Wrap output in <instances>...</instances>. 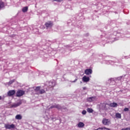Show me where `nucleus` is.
I'll return each mask as SVG.
<instances>
[{"mask_svg": "<svg viewBox=\"0 0 130 130\" xmlns=\"http://www.w3.org/2000/svg\"><path fill=\"white\" fill-rule=\"evenodd\" d=\"M98 98H97L96 96H91L89 97L87 99V101L88 102H96L97 101Z\"/></svg>", "mask_w": 130, "mask_h": 130, "instance_id": "nucleus-1", "label": "nucleus"}, {"mask_svg": "<svg viewBox=\"0 0 130 130\" xmlns=\"http://www.w3.org/2000/svg\"><path fill=\"white\" fill-rule=\"evenodd\" d=\"M5 128H6V129H11V128H15L16 126L14 124H12L11 125H10L9 124H5Z\"/></svg>", "mask_w": 130, "mask_h": 130, "instance_id": "nucleus-2", "label": "nucleus"}, {"mask_svg": "<svg viewBox=\"0 0 130 130\" xmlns=\"http://www.w3.org/2000/svg\"><path fill=\"white\" fill-rule=\"evenodd\" d=\"M24 94H25V91L21 90H18L16 92V97H21Z\"/></svg>", "mask_w": 130, "mask_h": 130, "instance_id": "nucleus-3", "label": "nucleus"}, {"mask_svg": "<svg viewBox=\"0 0 130 130\" xmlns=\"http://www.w3.org/2000/svg\"><path fill=\"white\" fill-rule=\"evenodd\" d=\"M102 123H103V124H105V125H108L110 124L111 122L110 120L106 118H104L102 120Z\"/></svg>", "mask_w": 130, "mask_h": 130, "instance_id": "nucleus-4", "label": "nucleus"}, {"mask_svg": "<svg viewBox=\"0 0 130 130\" xmlns=\"http://www.w3.org/2000/svg\"><path fill=\"white\" fill-rule=\"evenodd\" d=\"M15 94H16V90H10L7 93L8 96H9V97H12V96H14Z\"/></svg>", "mask_w": 130, "mask_h": 130, "instance_id": "nucleus-5", "label": "nucleus"}, {"mask_svg": "<svg viewBox=\"0 0 130 130\" xmlns=\"http://www.w3.org/2000/svg\"><path fill=\"white\" fill-rule=\"evenodd\" d=\"M45 25L46 28H51L53 26V22L52 21H48L46 22Z\"/></svg>", "mask_w": 130, "mask_h": 130, "instance_id": "nucleus-6", "label": "nucleus"}, {"mask_svg": "<svg viewBox=\"0 0 130 130\" xmlns=\"http://www.w3.org/2000/svg\"><path fill=\"white\" fill-rule=\"evenodd\" d=\"M108 105L109 106H110V107H113V108H116V107H117V106H118V104H117V103H111L110 104H108Z\"/></svg>", "mask_w": 130, "mask_h": 130, "instance_id": "nucleus-7", "label": "nucleus"}, {"mask_svg": "<svg viewBox=\"0 0 130 130\" xmlns=\"http://www.w3.org/2000/svg\"><path fill=\"white\" fill-rule=\"evenodd\" d=\"M84 73H85V75L89 76V75H91L92 74V73H93V71H92L91 69H86L85 70Z\"/></svg>", "mask_w": 130, "mask_h": 130, "instance_id": "nucleus-8", "label": "nucleus"}, {"mask_svg": "<svg viewBox=\"0 0 130 130\" xmlns=\"http://www.w3.org/2000/svg\"><path fill=\"white\" fill-rule=\"evenodd\" d=\"M82 81L84 82V83H87V82H89V81H90V78H89V77L84 76L82 78Z\"/></svg>", "mask_w": 130, "mask_h": 130, "instance_id": "nucleus-9", "label": "nucleus"}, {"mask_svg": "<svg viewBox=\"0 0 130 130\" xmlns=\"http://www.w3.org/2000/svg\"><path fill=\"white\" fill-rule=\"evenodd\" d=\"M55 86V83L54 82L50 81L49 82V88H53V87H54Z\"/></svg>", "mask_w": 130, "mask_h": 130, "instance_id": "nucleus-10", "label": "nucleus"}, {"mask_svg": "<svg viewBox=\"0 0 130 130\" xmlns=\"http://www.w3.org/2000/svg\"><path fill=\"white\" fill-rule=\"evenodd\" d=\"M22 103L21 102L17 103L16 104H14L12 105V107H18V106H20Z\"/></svg>", "mask_w": 130, "mask_h": 130, "instance_id": "nucleus-11", "label": "nucleus"}, {"mask_svg": "<svg viewBox=\"0 0 130 130\" xmlns=\"http://www.w3.org/2000/svg\"><path fill=\"white\" fill-rule=\"evenodd\" d=\"M84 126H85V124H84V123L82 122H80L78 124V127H84Z\"/></svg>", "mask_w": 130, "mask_h": 130, "instance_id": "nucleus-12", "label": "nucleus"}, {"mask_svg": "<svg viewBox=\"0 0 130 130\" xmlns=\"http://www.w3.org/2000/svg\"><path fill=\"white\" fill-rule=\"evenodd\" d=\"M115 117L116 118H121V114L119 113H116L115 114Z\"/></svg>", "mask_w": 130, "mask_h": 130, "instance_id": "nucleus-13", "label": "nucleus"}, {"mask_svg": "<svg viewBox=\"0 0 130 130\" xmlns=\"http://www.w3.org/2000/svg\"><path fill=\"white\" fill-rule=\"evenodd\" d=\"M22 12L23 13H26L28 11V7H24L22 10Z\"/></svg>", "mask_w": 130, "mask_h": 130, "instance_id": "nucleus-14", "label": "nucleus"}, {"mask_svg": "<svg viewBox=\"0 0 130 130\" xmlns=\"http://www.w3.org/2000/svg\"><path fill=\"white\" fill-rule=\"evenodd\" d=\"M16 119L20 120L22 119V116L21 115L18 114L15 116Z\"/></svg>", "mask_w": 130, "mask_h": 130, "instance_id": "nucleus-15", "label": "nucleus"}, {"mask_svg": "<svg viewBox=\"0 0 130 130\" xmlns=\"http://www.w3.org/2000/svg\"><path fill=\"white\" fill-rule=\"evenodd\" d=\"M87 112H88L89 113H92L93 112V109H91V108H88L87 109Z\"/></svg>", "mask_w": 130, "mask_h": 130, "instance_id": "nucleus-16", "label": "nucleus"}, {"mask_svg": "<svg viewBox=\"0 0 130 130\" xmlns=\"http://www.w3.org/2000/svg\"><path fill=\"white\" fill-rule=\"evenodd\" d=\"M44 93H45V90H44V89H40V92H39V94H44Z\"/></svg>", "mask_w": 130, "mask_h": 130, "instance_id": "nucleus-17", "label": "nucleus"}, {"mask_svg": "<svg viewBox=\"0 0 130 130\" xmlns=\"http://www.w3.org/2000/svg\"><path fill=\"white\" fill-rule=\"evenodd\" d=\"M40 86H38L35 89V92H38V91L40 92Z\"/></svg>", "mask_w": 130, "mask_h": 130, "instance_id": "nucleus-18", "label": "nucleus"}, {"mask_svg": "<svg viewBox=\"0 0 130 130\" xmlns=\"http://www.w3.org/2000/svg\"><path fill=\"white\" fill-rule=\"evenodd\" d=\"M4 6H5L4 2H0V9H2V8H4Z\"/></svg>", "mask_w": 130, "mask_h": 130, "instance_id": "nucleus-19", "label": "nucleus"}, {"mask_svg": "<svg viewBox=\"0 0 130 130\" xmlns=\"http://www.w3.org/2000/svg\"><path fill=\"white\" fill-rule=\"evenodd\" d=\"M14 82H15V79H13L12 80L10 81L8 83V85H12V83H14Z\"/></svg>", "mask_w": 130, "mask_h": 130, "instance_id": "nucleus-20", "label": "nucleus"}, {"mask_svg": "<svg viewBox=\"0 0 130 130\" xmlns=\"http://www.w3.org/2000/svg\"><path fill=\"white\" fill-rule=\"evenodd\" d=\"M56 108H57V109H61V106L59 105H56Z\"/></svg>", "mask_w": 130, "mask_h": 130, "instance_id": "nucleus-21", "label": "nucleus"}, {"mask_svg": "<svg viewBox=\"0 0 130 130\" xmlns=\"http://www.w3.org/2000/svg\"><path fill=\"white\" fill-rule=\"evenodd\" d=\"M50 108H56V104L51 106Z\"/></svg>", "mask_w": 130, "mask_h": 130, "instance_id": "nucleus-22", "label": "nucleus"}, {"mask_svg": "<svg viewBox=\"0 0 130 130\" xmlns=\"http://www.w3.org/2000/svg\"><path fill=\"white\" fill-rule=\"evenodd\" d=\"M87 113V111L86 110H83L82 112V114H83V115H85Z\"/></svg>", "mask_w": 130, "mask_h": 130, "instance_id": "nucleus-23", "label": "nucleus"}, {"mask_svg": "<svg viewBox=\"0 0 130 130\" xmlns=\"http://www.w3.org/2000/svg\"><path fill=\"white\" fill-rule=\"evenodd\" d=\"M129 109L127 108H124V111H128Z\"/></svg>", "mask_w": 130, "mask_h": 130, "instance_id": "nucleus-24", "label": "nucleus"}, {"mask_svg": "<svg viewBox=\"0 0 130 130\" xmlns=\"http://www.w3.org/2000/svg\"><path fill=\"white\" fill-rule=\"evenodd\" d=\"M109 82H114V81L113 80V79L111 78L109 80Z\"/></svg>", "mask_w": 130, "mask_h": 130, "instance_id": "nucleus-25", "label": "nucleus"}, {"mask_svg": "<svg viewBox=\"0 0 130 130\" xmlns=\"http://www.w3.org/2000/svg\"><path fill=\"white\" fill-rule=\"evenodd\" d=\"M78 81V79H76L74 81H71L72 83H75V82H77Z\"/></svg>", "mask_w": 130, "mask_h": 130, "instance_id": "nucleus-26", "label": "nucleus"}, {"mask_svg": "<svg viewBox=\"0 0 130 130\" xmlns=\"http://www.w3.org/2000/svg\"><path fill=\"white\" fill-rule=\"evenodd\" d=\"M62 0H54V2H61Z\"/></svg>", "mask_w": 130, "mask_h": 130, "instance_id": "nucleus-27", "label": "nucleus"}, {"mask_svg": "<svg viewBox=\"0 0 130 130\" xmlns=\"http://www.w3.org/2000/svg\"><path fill=\"white\" fill-rule=\"evenodd\" d=\"M122 78V77L121 76V77L118 78V80H121V78Z\"/></svg>", "mask_w": 130, "mask_h": 130, "instance_id": "nucleus-28", "label": "nucleus"}, {"mask_svg": "<svg viewBox=\"0 0 130 130\" xmlns=\"http://www.w3.org/2000/svg\"><path fill=\"white\" fill-rule=\"evenodd\" d=\"M104 130H110V129L107 128H104Z\"/></svg>", "mask_w": 130, "mask_h": 130, "instance_id": "nucleus-29", "label": "nucleus"}, {"mask_svg": "<svg viewBox=\"0 0 130 130\" xmlns=\"http://www.w3.org/2000/svg\"><path fill=\"white\" fill-rule=\"evenodd\" d=\"M83 90H86V87H83Z\"/></svg>", "mask_w": 130, "mask_h": 130, "instance_id": "nucleus-30", "label": "nucleus"}, {"mask_svg": "<svg viewBox=\"0 0 130 130\" xmlns=\"http://www.w3.org/2000/svg\"><path fill=\"white\" fill-rule=\"evenodd\" d=\"M0 100H2V96H0Z\"/></svg>", "mask_w": 130, "mask_h": 130, "instance_id": "nucleus-31", "label": "nucleus"}]
</instances>
